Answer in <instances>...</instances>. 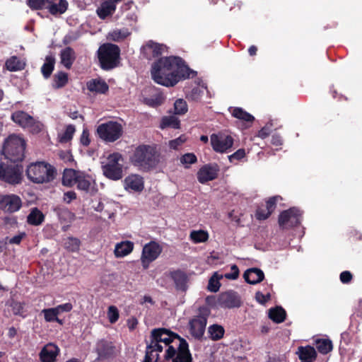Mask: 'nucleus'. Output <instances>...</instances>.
<instances>
[{
	"mask_svg": "<svg viewBox=\"0 0 362 362\" xmlns=\"http://www.w3.org/2000/svg\"><path fill=\"white\" fill-rule=\"evenodd\" d=\"M144 362H192L187 341L163 328L151 332Z\"/></svg>",
	"mask_w": 362,
	"mask_h": 362,
	"instance_id": "nucleus-1",
	"label": "nucleus"
},
{
	"mask_svg": "<svg viewBox=\"0 0 362 362\" xmlns=\"http://www.w3.org/2000/svg\"><path fill=\"white\" fill-rule=\"evenodd\" d=\"M189 69L180 57L160 58L152 66L151 76L154 81L165 86H173L181 78L189 77Z\"/></svg>",
	"mask_w": 362,
	"mask_h": 362,
	"instance_id": "nucleus-2",
	"label": "nucleus"
},
{
	"mask_svg": "<svg viewBox=\"0 0 362 362\" xmlns=\"http://www.w3.org/2000/svg\"><path fill=\"white\" fill-rule=\"evenodd\" d=\"M25 141L21 136H9L5 141L2 149L4 159L11 163H21L25 157Z\"/></svg>",
	"mask_w": 362,
	"mask_h": 362,
	"instance_id": "nucleus-3",
	"label": "nucleus"
},
{
	"mask_svg": "<svg viewBox=\"0 0 362 362\" xmlns=\"http://www.w3.org/2000/svg\"><path fill=\"white\" fill-rule=\"evenodd\" d=\"M130 160L135 166L145 170L154 168L158 163L154 148L148 145L136 147Z\"/></svg>",
	"mask_w": 362,
	"mask_h": 362,
	"instance_id": "nucleus-4",
	"label": "nucleus"
},
{
	"mask_svg": "<svg viewBox=\"0 0 362 362\" xmlns=\"http://www.w3.org/2000/svg\"><path fill=\"white\" fill-rule=\"evenodd\" d=\"M26 174L28 178L33 182L46 183L54 179L55 169L49 163L37 162L28 166Z\"/></svg>",
	"mask_w": 362,
	"mask_h": 362,
	"instance_id": "nucleus-5",
	"label": "nucleus"
},
{
	"mask_svg": "<svg viewBox=\"0 0 362 362\" xmlns=\"http://www.w3.org/2000/svg\"><path fill=\"white\" fill-rule=\"evenodd\" d=\"M23 168L21 163H11L8 160L0 163V180L11 185L21 182Z\"/></svg>",
	"mask_w": 362,
	"mask_h": 362,
	"instance_id": "nucleus-6",
	"label": "nucleus"
},
{
	"mask_svg": "<svg viewBox=\"0 0 362 362\" xmlns=\"http://www.w3.org/2000/svg\"><path fill=\"white\" fill-rule=\"evenodd\" d=\"M124 158L119 153L115 152L107 158V162L103 166L104 175L112 180H119L123 176Z\"/></svg>",
	"mask_w": 362,
	"mask_h": 362,
	"instance_id": "nucleus-7",
	"label": "nucleus"
},
{
	"mask_svg": "<svg viewBox=\"0 0 362 362\" xmlns=\"http://www.w3.org/2000/svg\"><path fill=\"white\" fill-rule=\"evenodd\" d=\"M98 59L103 69H111L119 62L120 50L117 45L113 44H104L98 51Z\"/></svg>",
	"mask_w": 362,
	"mask_h": 362,
	"instance_id": "nucleus-8",
	"label": "nucleus"
},
{
	"mask_svg": "<svg viewBox=\"0 0 362 362\" xmlns=\"http://www.w3.org/2000/svg\"><path fill=\"white\" fill-rule=\"evenodd\" d=\"M97 134L103 141L112 143L122 136L123 127L121 124L117 122L109 121L98 125Z\"/></svg>",
	"mask_w": 362,
	"mask_h": 362,
	"instance_id": "nucleus-9",
	"label": "nucleus"
},
{
	"mask_svg": "<svg viewBox=\"0 0 362 362\" xmlns=\"http://www.w3.org/2000/svg\"><path fill=\"white\" fill-rule=\"evenodd\" d=\"M210 315V310L208 308L202 307L199 310L197 315L194 316L189 323L191 334L200 339L204 335L207 319Z\"/></svg>",
	"mask_w": 362,
	"mask_h": 362,
	"instance_id": "nucleus-10",
	"label": "nucleus"
},
{
	"mask_svg": "<svg viewBox=\"0 0 362 362\" xmlns=\"http://www.w3.org/2000/svg\"><path fill=\"white\" fill-rule=\"evenodd\" d=\"M13 121L23 128H28L33 133H38L42 124L23 111H16L11 115Z\"/></svg>",
	"mask_w": 362,
	"mask_h": 362,
	"instance_id": "nucleus-11",
	"label": "nucleus"
},
{
	"mask_svg": "<svg viewBox=\"0 0 362 362\" xmlns=\"http://www.w3.org/2000/svg\"><path fill=\"white\" fill-rule=\"evenodd\" d=\"M211 145L213 150L217 153H228L233 145V138L226 133L218 132L212 134L210 136Z\"/></svg>",
	"mask_w": 362,
	"mask_h": 362,
	"instance_id": "nucleus-12",
	"label": "nucleus"
},
{
	"mask_svg": "<svg viewBox=\"0 0 362 362\" xmlns=\"http://www.w3.org/2000/svg\"><path fill=\"white\" fill-rule=\"evenodd\" d=\"M162 250L161 245L156 241L146 243L143 247L141 256V262L144 269H148L150 264L160 256Z\"/></svg>",
	"mask_w": 362,
	"mask_h": 362,
	"instance_id": "nucleus-13",
	"label": "nucleus"
},
{
	"mask_svg": "<svg viewBox=\"0 0 362 362\" xmlns=\"http://www.w3.org/2000/svg\"><path fill=\"white\" fill-rule=\"evenodd\" d=\"M301 221V213L297 208H291L283 211L279 218V223L283 228H289L298 225Z\"/></svg>",
	"mask_w": 362,
	"mask_h": 362,
	"instance_id": "nucleus-14",
	"label": "nucleus"
},
{
	"mask_svg": "<svg viewBox=\"0 0 362 362\" xmlns=\"http://www.w3.org/2000/svg\"><path fill=\"white\" fill-rule=\"evenodd\" d=\"M22 206L21 198L16 194L0 195V209L5 212L18 211Z\"/></svg>",
	"mask_w": 362,
	"mask_h": 362,
	"instance_id": "nucleus-15",
	"label": "nucleus"
},
{
	"mask_svg": "<svg viewBox=\"0 0 362 362\" xmlns=\"http://www.w3.org/2000/svg\"><path fill=\"white\" fill-rule=\"evenodd\" d=\"M216 305L223 308H238L241 305V300L236 292L229 291L219 295Z\"/></svg>",
	"mask_w": 362,
	"mask_h": 362,
	"instance_id": "nucleus-16",
	"label": "nucleus"
},
{
	"mask_svg": "<svg viewBox=\"0 0 362 362\" xmlns=\"http://www.w3.org/2000/svg\"><path fill=\"white\" fill-rule=\"evenodd\" d=\"M166 49L165 45L149 40L142 47L141 52L147 59H151L161 55Z\"/></svg>",
	"mask_w": 362,
	"mask_h": 362,
	"instance_id": "nucleus-17",
	"label": "nucleus"
},
{
	"mask_svg": "<svg viewBox=\"0 0 362 362\" xmlns=\"http://www.w3.org/2000/svg\"><path fill=\"white\" fill-rule=\"evenodd\" d=\"M219 168L217 164H208L202 166L197 173V179L204 184L216 178Z\"/></svg>",
	"mask_w": 362,
	"mask_h": 362,
	"instance_id": "nucleus-18",
	"label": "nucleus"
},
{
	"mask_svg": "<svg viewBox=\"0 0 362 362\" xmlns=\"http://www.w3.org/2000/svg\"><path fill=\"white\" fill-rule=\"evenodd\" d=\"M279 199H281L279 196H275L269 199L266 205L258 206L255 216L258 220H265L274 211L276 207V203Z\"/></svg>",
	"mask_w": 362,
	"mask_h": 362,
	"instance_id": "nucleus-19",
	"label": "nucleus"
},
{
	"mask_svg": "<svg viewBox=\"0 0 362 362\" xmlns=\"http://www.w3.org/2000/svg\"><path fill=\"white\" fill-rule=\"evenodd\" d=\"M185 93L187 98L195 102L202 101V97L205 93L208 98H211L210 93L204 83H199L190 90H186Z\"/></svg>",
	"mask_w": 362,
	"mask_h": 362,
	"instance_id": "nucleus-20",
	"label": "nucleus"
},
{
	"mask_svg": "<svg viewBox=\"0 0 362 362\" xmlns=\"http://www.w3.org/2000/svg\"><path fill=\"white\" fill-rule=\"evenodd\" d=\"M59 353V347L52 343L46 344L40 353L42 362H55Z\"/></svg>",
	"mask_w": 362,
	"mask_h": 362,
	"instance_id": "nucleus-21",
	"label": "nucleus"
},
{
	"mask_svg": "<svg viewBox=\"0 0 362 362\" xmlns=\"http://www.w3.org/2000/svg\"><path fill=\"white\" fill-rule=\"evenodd\" d=\"M122 0H103L100 6L97 8V14L100 18L104 20L112 16L115 12L117 4Z\"/></svg>",
	"mask_w": 362,
	"mask_h": 362,
	"instance_id": "nucleus-22",
	"label": "nucleus"
},
{
	"mask_svg": "<svg viewBox=\"0 0 362 362\" xmlns=\"http://www.w3.org/2000/svg\"><path fill=\"white\" fill-rule=\"evenodd\" d=\"M77 188L85 192H90L95 188V179L84 172L80 171L77 179Z\"/></svg>",
	"mask_w": 362,
	"mask_h": 362,
	"instance_id": "nucleus-23",
	"label": "nucleus"
},
{
	"mask_svg": "<svg viewBox=\"0 0 362 362\" xmlns=\"http://www.w3.org/2000/svg\"><path fill=\"white\" fill-rule=\"evenodd\" d=\"M124 187L127 190L141 192L144 189L143 178L137 175H131L124 180Z\"/></svg>",
	"mask_w": 362,
	"mask_h": 362,
	"instance_id": "nucleus-24",
	"label": "nucleus"
},
{
	"mask_svg": "<svg viewBox=\"0 0 362 362\" xmlns=\"http://www.w3.org/2000/svg\"><path fill=\"white\" fill-rule=\"evenodd\" d=\"M243 278L250 284H257L264 279V274L260 269L250 268L244 272Z\"/></svg>",
	"mask_w": 362,
	"mask_h": 362,
	"instance_id": "nucleus-25",
	"label": "nucleus"
},
{
	"mask_svg": "<svg viewBox=\"0 0 362 362\" xmlns=\"http://www.w3.org/2000/svg\"><path fill=\"white\" fill-rule=\"evenodd\" d=\"M68 6L66 0H49L47 9L52 15L57 16L64 13Z\"/></svg>",
	"mask_w": 362,
	"mask_h": 362,
	"instance_id": "nucleus-26",
	"label": "nucleus"
},
{
	"mask_svg": "<svg viewBox=\"0 0 362 362\" xmlns=\"http://www.w3.org/2000/svg\"><path fill=\"white\" fill-rule=\"evenodd\" d=\"M134 247V244L132 241H122L115 245L114 254L118 258L126 257L133 251Z\"/></svg>",
	"mask_w": 362,
	"mask_h": 362,
	"instance_id": "nucleus-27",
	"label": "nucleus"
},
{
	"mask_svg": "<svg viewBox=\"0 0 362 362\" xmlns=\"http://www.w3.org/2000/svg\"><path fill=\"white\" fill-rule=\"evenodd\" d=\"M86 86L89 91L100 94L105 93L109 88L106 82L100 78H93L88 81Z\"/></svg>",
	"mask_w": 362,
	"mask_h": 362,
	"instance_id": "nucleus-28",
	"label": "nucleus"
},
{
	"mask_svg": "<svg viewBox=\"0 0 362 362\" xmlns=\"http://www.w3.org/2000/svg\"><path fill=\"white\" fill-rule=\"evenodd\" d=\"M297 354L301 362H313L317 355L315 349L310 346H300Z\"/></svg>",
	"mask_w": 362,
	"mask_h": 362,
	"instance_id": "nucleus-29",
	"label": "nucleus"
},
{
	"mask_svg": "<svg viewBox=\"0 0 362 362\" xmlns=\"http://www.w3.org/2000/svg\"><path fill=\"white\" fill-rule=\"evenodd\" d=\"M60 59L61 63L64 66V67L67 69H71L76 59V53L74 50L69 47L63 49L60 53Z\"/></svg>",
	"mask_w": 362,
	"mask_h": 362,
	"instance_id": "nucleus-30",
	"label": "nucleus"
},
{
	"mask_svg": "<svg viewBox=\"0 0 362 362\" xmlns=\"http://www.w3.org/2000/svg\"><path fill=\"white\" fill-rule=\"evenodd\" d=\"M45 221V215L37 207L32 208L27 216V223L31 226H37Z\"/></svg>",
	"mask_w": 362,
	"mask_h": 362,
	"instance_id": "nucleus-31",
	"label": "nucleus"
},
{
	"mask_svg": "<svg viewBox=\"0 0 362 362\" xmlns=\"http://www.w3.org/2000/svg\"><path fill=\"white\" fill-rule=\"evenodd\" d=\"M80 171L73 169H65L62 177V183L65 186L71 187L76 184Z\"/></svg>",
	"mask_w": 362,
	"mask_h": 362,
	"instance_id": "nucleus-32",
	"label": "nucleus"
},
{
	"mask_svg": "<svg viewBox=\"0 0 362 362\" xmlns=\"http://www.w3.org/2000/svg\"><path fill=\"white\" fill-rule=\"evenodd\" d=\"M229 111L234 117L243 122L252 123L255 119L252 115L241 107H230Z\"/></svg>",
	"mask_w": 362,
	"mask_h": 362,
	"instance_id": "nucleus-33",
	"label": "nucleus"
},
{
	"mask_svg": "<svg viewBox=\"0 0 362 362\" xmlns=\"http://www.w3.org/2000/svg\"><path fill=\"white\" fill-rule=\"evenodd\" d=\"M6 67L10 71H17L23 70L25 68V62L20 58L13 56L6 62Z\"/></svg>",
	"mask_w": 362,
	"mask_h": 362,
	"instance_id": "nucleus-34",
	"label": "nucleus"
},
{
	"mask_svg": "<svg viewBox=\"0 0 362 362\" xmlns=\"http://www.w3.org/2000/svg\"><path fill=\"white\" fill-rule=\"evenodd\" d=\"M112 348L111 343L105 340L99 341L96 345V351L99 358H105L110 355L112 352Z\"/></svg>",
	"mask_w": 362,
	"mask_h": 362,
	"instance_id": "nucleus-35",
	"label": "nucleus"
},
{
	"mask_svg": "<svg viewBox=\"0 0 362 362\" xmlns=\"http://www.w3.org/2000/svg\"><path fill=\"white\" fill-rule=\"evenodd\" d=\"M171 277L178 289L185 290L186 288L187 276L185 273L181 271H175L171 273Z\"/></svg>",
	"mask_w": 362,
	"mask_h": 362,
	"instance_id": "nucleus-36",
	"label": "nucleus"
},
{
	"mask_svg": "<svg viewBox=\"0 0 362 362\" xmlns=\"http://www.w3.org/2000/svg\"><path fill=\"white\" fill-rule=\"evenodd\" d=\"M209 237V233L204 230H193L189 234V239L195 244L206 242Z\"/></svg>",
	"mask_w": 362,
	"mask_h": 362,
	"instance_id": "nucleus-37",
	"label": "nucleus"
},
{
	"mask_svg": "<svg viewBox=\"0 0 362 362\" xmlns=\"http://www.w3.org/2000/svg\"><path fill=\"white\" fill-rule=\"evenodd\" d=\"M130 35L127 28L116 29L108 33L107 38L115 42H120L126 39Z\"/></svg>",
	"mask_w": 362,
	"mask_h": 362,
	"instance_id": "nucleus-38",
	"label": "nucleus"
},
{
	"mask_svg": "<svg viewBox=\"0 0 362 362\" xmlns=\"http://www.w3.org/2000/svg\"><path fill=\"white\" fill-rule=\"evenodd\" d=\"M316 348L320 354H326L332 350V341L329 339L321 338L315 340Z\"/></svg>",
	"mask_w": 362,
	"mask_h": 362,
	"instance_id": "nucleus-39",
	"label": "nucleus"
},
{
	"mask_svg": "<svg viewBox=\"0 0 362 362\" xmlns=\"http://www.w3.org/2000/svg\"><path fill=\"white\" fill-rule=\"evenodd\" d=\"M269 317L276 323L282 322L286 317V312L281 307L271 308L269 311Z\"/></svg>",
	"mask_w": 362,
	"mask_h": 362,
	"instance_id": "nucleus-40",
	"label": "nucleus"
},
{
	"mask_svg": "<svg viewBox=\"0 0 362 362\" xmlns=\"http://www.w3.org/2000/svg\"><path fill=\"white\" fill-rule=\"evenodd\" d=\"M42 313L44 314V317L46 322H57L59 325H63V320L58 318L59 314L55 308L43 309L42 310Z\"/></svg>",
	"mask_w": 362,
	"mask_h": 362,
	"instance_id": "nucleus-41",
	"label": "nucleus"
},
{
	"mask_svg": "<svg viewBox=\"0 0 362 362\" xmlns=\"http://www.w3.org/2000/svg\"><path fill=\"white\" fill-rule=\"evenodd\" d=\"M208 332L211 339L217 341L223 337L225 330L221 325H213L209 327Z\"/></svg>",
	"mask_w": 362,
	"mask_h": 362,
	"instance_id": "nucleus-42",
	"label": "nucleus"
},
{
	"mask_svg": "<svg viewBox=\"0 0 362 362\" xmlns=\"http://www.w3.org/2000/svg\"><path fill=\"white\" fill-rule=\"evenodd\" d=\"M160 127L165 129L166 127H172L173 129H178L180 127V120L175 116H167L163 117Z\"/></svg>",
	"mask_w": 362,
	"mask_h": 362,
	"instance_id": "nucleus-43",
	"label": "nucleus"
},
{
	"mask_svg": "<svg viewBox=\"0 0 362 362\" xmlns=\"http://www.w3.org/2000/svg\"><path fill=\"white\" fill-rule=\"evenodd\" d=\"M76 129L74 125L69 124L66 127L65 130L59 134V139L61 143H66L69 141L74 133H75Z\"/></svg>",
	"mask_w": 362,
	"mask_h": 362,
	"instance_id": "nucleus-44",
	"label": "nucleus"
},
{
	"mask_svg": "<svg viewBox=\"0 0 362 362\" xmlns=\"http://www.w3.org/2000/svg\"><path fill=\"white\" fill-rule=\"evenodd\" d=\"M164 100L163 95L160 93H156L150 98H145L144 103L150 107H156L160 105Z\"/></svg>",
	"mask_w": 362,
	"mask_h": 362,
	"instance_id": "nucleus-45",
	"label": "nucleus"
},
{
	"mask_svg": "<svg viewBox=\"0 0 362 362\" xmlns=\"http://www.w3.org/2000/svg\"><path fill=\"white\" fill-rule=\"evenodd\" d=\"M222 278L223 275L218 274L217 272H215L209 279L208 289L211 292L218 291L221 286L219 280L221 279Z\"/></svg>",
	"mask_w": 362,
	"mask_h": 362,
	"instance_id": "nucleus-46",
	"label": "nucleus"
},
{
	"mask_svg": "<svg viewBox=\"0 0 362 362\" xmlns=\"http://www.w3.org/2000/svg\"><path fill=\"white\" fill-rule=\"evenodd\" d=\"M67 82L68 74L64 72H59L54 76L53 86L57 88L64 87Z\"/></svg>",
	"mask_w": 362,
	"mask_h": 362,
	"instance_id": "nucleus-47",
	"label": "nucleus"
},
{
	"mask_svg": "<svg viewBox=\"0 0 362 362\" xmlns=\"http://www.w3.org/2000/svg\"><path fill=\"white\" fill-rule=\"evenodd\" d=\"M42 73L45 78H48L54 69V60L52 57H47L42 66Z\"/></svg>",
	"mask_w": 362,
	"mask_h": 362,
	"instance_id": "nucleus-48",
	"label": "nucleus"
},
{
	"mask_svg": "<svg viewBox=\"0 0 362 362\" xmlns=\"http://www.w3.org/2000/svg\"><path fill=\"white\" fill-rule=\"evenodd\" d=\"M174 110L176 115H184L187 112L188 107L185 100L177 99L174 103Z\"/></svg>",
	"mask_w": 362,
	"mask_h": 362,
	"instance_id": "nucleus-49",
	"label": "nucleus"
},
{
	"mask_svg": "<svg viewBox=\"0 0 362 362\" xmlns=\"http://www.w3.org/2000/svg\"><path fill=\"white\" fill-rule=\"evenodd\" d=\"M80 243L81 242L78 238L70 237L65 240L64 245L70 251L76 252L78 250Z\"/></svg>",
	"mask_w": 362,
	"mask_h": 362,
	"instance_id": "nucleus-50",
	"label": "nucleus"
},
{
	"mask_svg": "<svg viewBox=\"0 0 362 362\" xmlns=\"http://www.w3.org/2000/svg\"><path fill=\"white\" fill-rule=\"evenodd\" d=\"M197 161V156L192 153H187L184 154L180 158V163L188 168L190 165L195 163Z\"/></svg>",
	"mask_w": 362,
	"mask_h": 362,
	"instance_id": "nucleus-51",
	"label": "nucleus"
},
{
	"mask_svg": "<svg viewBox=\"0 0 362 362\" xmlns=\"http://www.w3.org/2000/svg\"><path fill=\"white\" fill-rule=\"evenodd\" d=\"M49 1V0H28V4L33 9H47Z\"/></svg>",
	"mask_w": 362,
	"mask_h": 362,
	"instance_id": "nucleus-52",
	"label": "nucleus"
},
{
	"mask_svg": "<svg viewBox=\"0 0 362 362\" xmlns=\"http://www.w3.org/2000/svg\"><path fill=\"white\" fill-rule=\"evenodd\" d=\"M107 317L110 323H115L119 317V310L115 305H110L107 310Z\"/></svg>",
	"mask_w": 362,
	"mask_h": 362,
	"instance_id": "nucleus-53",
	"label": "nucleus"
},
{
	"mask_svg": "<svg viewBox=\"0 0 362 362\" xmlns=\"http://www.w3.org/2000/svg\"><path fill=\"white\" fill-rule=\"evenodd\" d=\"M270 290V288L269 289ZM271 298L270 291H267L265 293H263L261 291H257L255 294L256 300L260 304H265L268 302Z\"/></svg>",
	"mask_w": 362,
	"mask_h": 362,
	"instance_id": "nucleus-54",
	"label": "nucleus"
},
{
	"mask_svg": "<svg viewBox=\"0 0 362 362\" xmlns=\"http://www.w3.org/2000/svg\"><path fill=\"white\" fill-rule=\"evenodd\" d=\"M186 140L187 139L185 136H180L175 139L170 141L169 146L172 149L177 150L186 141Z\"/></svg>",
	"mask_w": 362,
	"mask_h": 362,
	"instance_id": "nucleus-55",
	"label": "nucleus"
},
{
	"mask_svg": "<svg viewBox=\"0 0 362 362\" xmlns=\"http://www.w3.org/2000/svg\"><path fill=\"white\" fill-rule=\"evenodd\" d=\"M246 155L245 151L244 148H240L236 151L234 153L228 156V159L230 162H233L234 160H242Z\"/></svg>",
	"mask_w": 362,
	"mask_h": 362,
	"instance_id": "nucleus-56",
	"label": "nucleus"
},
{
	"mask_svg": "<svg viewBox=\"0 0 362 362\" xmlns=\"http://www.w3.org/2000/svg\"><path fill=\"white\" fill-rule=\"evenodd\" d=\"M224 276L228 279L235 280L239 276V269L235 264L230 267V272L226 273Z\"/></svg>",
	"mask_w": 362,
	"mask_h": 362,
	"instance_id": "nucleus-57",
	"label": "nucleus"
},
{
	"mask_svg": "<svg viewBox=\"0 0 362 362\" xmlns=\"http://www.w3.org/2000/svg\"><path fill=\"white\" fill-rule=\"evenodd\" d=\"M58 314H61L62 313H68L70 312L73 308V305L71 303H66L62 305H59L57 307H54Z\"/></svg>",
	"mask_w": 362,
	"mask_h": 362,
	"instance_id": "nucleus-58",
	"label": "nucleus"
},
{
	"mask_svg": "<svg viewBox=\"0 0 362 362\" xmlns=\"http://www.w3.org/2000/svg\"><path fill=\"white\" fill-rule=\"evenodd\" d=\"M81 144L84 146H88L90 144L89 132L87 129H84L80 139Z\"/></svg>",
	"mask_w": 362,
	"mask_h": 362,
	"instance_id": "nucleus-59",
	"label": "nucleus"
},
{
	"mask_svg": "<svg viewBox=\"0 0 362 362\" xmlns=\"http://www.w3.org/2000/svg\"><path fill=\"white\" fill-rule=\"evenodd\" d=\"M26 234L25 232L19 233L18 234L14 235L9 240V243L11 244H16L18 245L21 242V240L25 237Z\"/></svg>",
	"mask_w": 362,
	"mask_h": 362,
	"instance_id": "nucleus-60",
	"label": "nucleus"
},
{
	"mask_svg": "<svg viewBox=\"0 0 362 362\" xmlns=\"http://www.w3.org/2000/svg\"><path fill=\"white\" fill-rule=\"evenodd\" d=\"M352 278L351 274L348 271H344L340 274V280L344 284L349 283Z\"/></svg>",
	"mask_w": 362,
	"mask_h": 362,
	"instance_id": "nucleus-61",
	"label": "nucleus"
},
{
	"mask_svg": "<svg viewBox=\"0 0 362 362\" xmlns=\"http://www.w3.org/2000/svg\"><path fill=\"white\" fill-rule=\"evenodd\" d=\"M76 198V194L74 191H69L64 194V201L66 203H70L72 200Z\"/></svg>",
	"mask_w": 362,
	"mask_h": 362,
	"instance_id": "nucleus-62",
	"label": "nucleus"
},
{
	"mask_svg": "<svg viewBox=\"0 0 362 362\" xmlns=\"http://www.w3.org/2000/svg\"><path fill=\"white\" fill-rule=\"evenodd\" d=\"M128 327L130 330H133L136 328L138 321L136 318H131L127 322Z\"/></svg>",
	"mask_w": 362,
	"mask_h": 362,
	"instance_id": "nucleus-63",
	"label": "nucleus"
},
{
	"mask_svg": "<svg viewBox=\"0 0 362 362\" xmlns=\"http://www.w3.org/2000/svg\"><path fill=\"white\" fill-rule=\"evenodd\" d=\"M272 143L275 146H280L282 144L281 138L279 136L274 135L272 136Z\"/></svg>",
	"mask_w": 362,
	"mask_h": 362,
	"instance_id": "nucleus-64",
	"label": "nucleus"
}]
</instances>
